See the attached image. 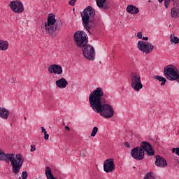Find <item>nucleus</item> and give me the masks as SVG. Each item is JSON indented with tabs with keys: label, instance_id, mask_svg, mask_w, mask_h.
I'll return each mask as SVG.
<instances>
[{
	"label": "nucleus",
	"instance_id": "f257e3e1",
	"mask_svg": "<svg viewBox=\"0 0 179 179\" xmlns=\"http://www.w3.org/2000/svg\"><path fill=\"white\" fill-rule=\"evenodd\" d=\"M106 97L108 96L104 94L103 88L96 87L90 94V106L95 113L100 114L103 118L108 120L114 117V108L110 104L106 103Z\"/></svg>",
	"mask_w": 179,
	"mask_h": 179
},
{
	"label": "nucleus",
	"instance_id": "f03ea898",
	"mask_svg": "<svg viewBox=\"0 0 179 179\" xmlns=\"http://www.w3.org/2000/svg\"><path fill=\"white\" fill-rule=\"evenodd\" d=\"M0 161L5 162L6 163H10L12 166V172L15 176H19L23 163H24V158L22 154L8 153L6 154L2 150L0 149Z\"/></svg>",
	"mask_w": 179,
	"mask_h": 179
},
{
	"label": "nucleus",
	"instance_id": "7ed1b4c3",
	"mask_svg": "<svg viewBox=\"0 0 179 179\" xmlns=\"http://www.w3.org/2000/svg\"><path fill=\"white\" fill-rule=\"evenodd\" d=\"M74 43L78 48H82L83 54L88 61H90V45L89 43V36L84 31H77L75 32Z\"/></svg>",
	"mask_w": 179,
	"mask_h": 179
},
{
	"label": "nucleus",
	"instance_id": "20e7f679",
	"mask_svg": "<svg viewBox=\"0 0 179 179\" xmlns=\"http://www.w3.org/2000/svg\"><path fill=\"white\" fill-rule=\"evenodd\" d=\"M61 27H62V21H57L55 15L49 14L47 22L43 26V30H45L46 34L52 36V34H54L57 30H59Z\"/></svg>",
	"mask_w": 179,
	"mask_h": 179
},
{
	"label": "nucleus",
	"instance_id": "39448f33",
	"mask_svg": "<svg viewBox=\"0 0 179 179\" xmlns=\"http://www.w3.org/2000/svg\"><path fill=\"white\" fill-rule=\"evenodd\" d=\"M130 83L131 87L136 92H139L143 87L141 75L136 72H132L130 74Z\"/></svg>",
	"mask_w": 179,
	"mask_h": 179
},
{
	"label": "nucleus",
	"instance_id": "423d86ee",
	"mask_svg": "<svg viewBox=\"0 0 179 179\" xmlns=\"http://www.w3.org/2000/svg\"><path fill=\"white\" fill-rule=\"evenodd\" d=\"M164 75L168 80H176L178 78V69L172 64L164 67Z\"/></svg>",
	"mask_w": 179,
	"mask_h": 179
},
{
	"label": "nucleus",
	"instance_id": "0eeeda50",
	"mask_svg": "<svg viewBox=\"0 0 179 179\" xmlns=\"http://www.w3.org/2000/svg\"><path fill=\"white\" fill-rule=\"evenodd\" d=\"M80 15L85 29L88 33H90V27L89 26L90 22V6L85 8L83 12H80Z\"/></svg>",
	"mask_w": 179,
	"mask_h": 179
},
{
	"label": "nucleus",
	"instance_id": "6e6552de",
	"mask_svg": "<svg viewBox=\"0 0 179 179\" xmlns=\"http://www.w3.org/2000/svg\"><path fill=\"white\" fill-rule=\"evenodd\" d=\"M137 47L143 54H150L155 48L152 43L143 41H139L137 43Z\"/></svg>",
	"mask_w": 179,
	"mask_h": 179
},
{
	"label": "nucleus",
	"instance_id": "1a4fd4ad",
	"mask_svg": "<svg viewBox=\"0 0 179 179\" xmlns=\"http://www.w3.org/2000/svg\"><path fill=\"white\" fill-rule=\"evenodd\" d=\"M10 8L14 13H23L24 12V6L23 3L20 0L12 1L9 4Z\"/></svg>",
	"mask_w": 179,
	"mask_h": 179
},
{
	"label": "nucleus",
	"instance_id": "9d476101",
	"mask_svg": "<svg viewBox=\"0 0 179 179\" xmlns=\"http://www.w3.org/2000/svg\"><path fill=\"white\" fill-rule=\"evenodd\" d=\"M131 156L135 160L141 161L145 159V151L138 146L131 150Z\"/></svg>",
	"mask_w": 179,
	"mask_h": 179
},
{
	"label": "nucleus",
	"instance_id": "9b49d317",
	"mask_svg": "<svg viewBox=\"0 0 179 179\" xmlns=\"http://www.w3.org/2000/svg\"><path fill=\"white\" fill-rule=\"evenodd\" d=\"M139 148L141 149V150H143V152H146L148 156H155V150H153L152 144H150L149 142L143 141Z\"/></svg>",
	"mask_w": 179,
	"mask_h": 179
},
{
	"label": "nucleus",
	"instance_id": "f8f14e48",
	"mask_svg": "<svg viewBox=\"0 0 179 179\" xmlns=\"http://www.w3.org/2000/svg\"><path fill=\"white\" fill-rule=\"evenodd\" d=\"M115 170L114 159L113 158L106 159L103 162V171L105 173H113Z\"/></svg>",
	"mask_w": 179,
	"mask_h": 179
},
{
	"label": "nucleus",
	"instance_id": "ddd939ff",
	"mask_svg": "<svg viewBox=\"0 0 179 179\" xmlns=\"http://www.w3.org/2000/svg\"><path fill=\"white\" fill-rule=\"evenodd\" d=\"M48 71L49 73L54 75H62L64 70L62 69V66L59 64H52L50 65Z\"/></svg>",
	"mask_w": 179,
	"mask_h": 179
},
{
	"label": "nucleus",
	"instance_id": "4468645a",
	"mask_svg": "<svg viewBox=\"0 0 179 179\" xmlns=\"http://www.w3.org/2000/svg\"><path fill=\"white\" fill-rule=\"evenodd\" d=\"M155 164L157 166V167L164 169V167H167V160L160 155H156Z\"/></svg>",
	"mask_w": 179,
	"mask_h": 179
},
{
	"label": "nucleus",
	"instance_id": "2eb2a0df",
	"mask_svg": "<svg viewBox=\"0 0 179 179\" xmlns=\"http://www.w3.org/2000/svg\"><path fill=\"white\" fill-rule=\"evenodd\" d=\"M96 5L101 10H108L111 5L107 0H96Z\"/></svg>",
	"mask_w": 179,
	"mask_h": 179
},
{
	"label": "nucleus",
	"instance_id": "dca6fc26",
	"mask_svg": "<svg viewBox=\"0 0 179 179\" xmlns=\"http://www.w3.org/2000/svg\"><path fill=\"white\" fill-rule=\"evenodd\" d=\"M55 85L57 87H59V89H65L68 86L69 83L68 80H66V78H62L56 80Z\"/></svg>",
	"mask_w": 179,
	"mask_h": 179
},
{
	"label": "nucleus",
	"instance_id": "f3484780",
	"mask_svg": "<svg viewBox=\"0 0 179 179\" xmlns=\"http://www.w3.org/2000/svg\"><path fill=\"white\" fill-rule=\"evenodd\" d=\"M94 15H96V10L92 7H90V17H91L90 27H91V29H94V27H96L97 26V23H99V19L94 20V19L92 18L94 16Z\"/></svg>",
	"mask_w": 179,
	"mask_h": 179
},
{
	"label": "nucleus",
	"instance_id": "a211bd4d",
	"mask_svg": "<svg viewBox=\"0 0 179 179\" xmlns=\"http://www.w3.org/2000/svg\"><path fill=\"white\" fill-rule=\"evenodd\" d=\"M174 7L171 10V16L174 19H178L179 17V3H174Z\"/></svg>",
	"mask_w": 179,
	"mask_h": 179
},
{
	"label": "nucleus",
	"instance_id": "6ab92c4d",
	"mask_svg": "<svg viewBox=\"0 0 179 179\" xmlns=\"http://www.w3.org/2000/svg\"><path fill=\"white\" fill-rule=\"evenodd\" d=\"M127 12L128 13H130V15H137V13L139 12V8L134 6V5H129L127 7Z\"/></svg>",
	"mask_w": 179,
	"mask_h": 179
},
{
	"label": "nucleus",
	"instance_id": "aec40b11",
	"mask_svg": "<svg viewBox=\"0 0 179 179\" xmlns=\"http://www.w3.org/2000/svg\"><path fill=\"white\" fill-rule=\"evenodd\" d=\"M9 110L3 107H0V118H2L3 120H7L9 117Z\"/></svg>",
	"mask_w": 179,
	"mask_h": 179
},
{
	"label": "nucleus",
	"instance_id": "412c9836",
	"mask_svg": "<svg viewBox=\"0 0 179 179\" xmlns=\"http://www.w3.org/2000/svg\"><path fill=\"white\" fill-rule=\"evenodd\" d=\"M9 48V43L7 41L0 40V51H6Z\"/></svg>",
	"mask_w": 179,
	"mask_h": 179
},
{
	"label": "nucleus",
	"instance_id": "4be33fe9",
	"mask_svg": "<svg viewBox=\"0 0 179 179\" xmlns=\"http://www.w3.org/2000/svg\"><path fill=\"white\" fill-rule=\"evenodd\" d=\"M45 174L48 179H57L54 177V175H52V171H51V168L49 166H47L45 170Z\"/></svg>",
	"mask_w": 179,
	"mask_h": 179
},
{
	"label": "nucleus",
	"instance_id": "5701e85b",
	"mask_svg": "<svg viewBox=\"0 0 179 179\" xmlns=\"http://www.w3.org/2000/svg\"><path fill=\"white\" fill-rule=\"evenodd\" d=\"M153 79H156L159 82H162L161 86H164V85H166V82H167V80L166 79V78L160 76H154Z\"/></svg>",
	"mask_w": 179,
	"mask_h": 179
},
{
	"label": "nucleus",
	"instance_id": "b1692460",
	"mask_svg": "<svg viewBox=\"0 0 179 179\" xmlns=\"http://www.w3.org/2000/svg\"><path fill=\"white\" fill-rule=\"evenodd\" d=\"M96 59V50L93 46H90V61Z\"/></svg>",
	"mask_w": 179,
	"mask_h": 179
},
{
	"label": "nucleus",
	"instance_id": "393cba45",
	"mask_svg": "<svg viewBox=\"0 0 179 179\" xmlns=\"http://www.w3.org/2000/svg\"><path fill=\"white\" fill-rule=\"evenodd\" d=\"M170 41L171 43H173V44H179V38L178 37L174 36V34H171L170 35Z\"/></svg>",
	"mask_w": 179,
	"mask_h": 179
},
{
	"label": "nucleus",
	"instance_id": "a878e982",
	"mask_svg": "<svg viewBox=\"0 0 179 179\" xmlns=\"http://www.w3.org/2000/svg\"><path fill=\"white\" fill-rule=\"evenodd\" d=\"M143 179H156V174L153 172H148L145 175Z\"/></svg>",
	"mask_w": 179,
	"mask_h": 179
},
{
	"label": "nucleus",
	"instance_id": "bb28decb",
	"mask_svg": "<svg viewBox=\"0 0 179 179\" xmlns=\"http://www.w3.org/2000/svg\"><path fill=\"white\" fill-rule=\"evenodd\" d=\"M41 132L44 134V139L45 141H48L50 138V135L47 134V130L44 127H41Z\"/></svg>",
	"mask_w": 179,
	"mask_h": 179
},
{
	"label": "nucleus",
	"instance_id": "cd10ccee",
	"mask_svg": "<svg viewBox=\"0 0 179 179\" xmlns=\"http://www.w3.org/2000/svg\"><path fill=\"white\" fill-rule=\"evenodd\" d=\"M27 177H29V175L27 174V171H22L21 176H20L18 179H27Z\"/></svg>",
	"mask_w": 179,
	"mask_h": 179
},
{
	"label": "nucleus",
	"instance_id": "c85d7f7f",
	"mask_svg": "<svg viewBox=\"0 0 179 179\" xmlns=\"http://www.w3.org/2000/svg\"><path fill=\"white\" fill-rule=\"evenodd\" d=\"M97 132H99V128L97 127H94L91 133V136H92V137L96 136Z\"/></svg>",
	"mask_w": 179,
	"mask_h": 179
},
{
	"label": "nucleus",
	"instance_id": "c756f323",
	"mask_svg": "<svg viewBox=\"0 0 179 179\" xmlns=\"http://www.w3.org/2000/svg\"><path fill=\"white\" fill-rule=\"evenodd\" d=\"M172 153H176V155H177V156H179V148H172Z\"/></svg>",
	"mask_w": 179,
	"mask_h": 179
},
{
	"label": "nucleus",
	"instance_id": "7c9ffc66",
	"mask_svg": "<svg viewBox=\"0 0 179 179\" xmlns=\"http://www.w3.org/2000/svg\"><path fill=\"white\" fill-rule=\"evenodd\" d=\"M170 2H171L170 0H164V6L166 9L170 6Z\"/></svg>",
	"mask_w": 179,
	"mask_h": 179
},
{
	"label": "nucleus",
	"instance_id": "2f4dec72",
	"mask_svg": "<svg viewBox=\"0 0 179 179\" xmlns=\"http://www.w3.org/2000/svg\"><path fill=\"white\" fill-rule=\"evenodd\" d=\"M77 0H70L69 1V5H71V6H75V3H76Z\"/></svg>",
	"mask_w": 179,
	"mask_h": 179
},
{
	"label": "nucleus",
	"instance_id": "473e14b6",
	"mask_svg": "<svg viewBox=\"0 0 179 179\" xmlns=\"http://www.w3.org/2000/svg\"><path fill=\"white\" fill-rule=\"evenodd\" d=\"M36 150V145H31V152H34Z\"/></svg>",
	"mask_w": 179,
	"mask_h": 179
},
{
	"label": "nucleus",
	"instance_id": "72a5a7b5",
	"mask_svg": "<svg viewBox=\"0 0 179 179\" xmlns=\"http://www.w3.org/2000/svg\"><path fill=\"white\" fill-rule=\"evenodd\" d=\"M142 32H138L137 33V37H138V38H142L143 37H142Z\"/></svg>",
	"mask_w": 179,
	"mask_h": 179
},
{
	"label": "nucleus",
	"instance_id": "f704fd0d",
	"mask_svg": "<svg viewBox=\"0 0 179 179\" xmlns=\"http://www.w3.org/2000/svg\"><path fill=\"white\" fill-rule=\"evenodd\" d=\"M124 146L127 147V148H131L129 143H128L127 141L124 142Z\"/></svg>",
	"mask_w": 179,
	"mask_h": 179
},
{
	"label": "nucleus",
	"instance_id": "c9c22d12",
	"mask_svg": "<svg viewBox=\"0 0 179 179\" xmlns=\"http://www.w3.org/2000/svg\"><path fill=\"white\" fill-rule=\"evenodd\" d=\"M141 38H142V40H144V41H148V40H149V37H148V36L143 37Z\"/></svg>",
	"mask_w": 179,
	"mask_h": 179
},
{
	"label": "nucleus",
	"instance_id": "e433bc0d",
	"mask_svg": "<svg viewBox=\"0 0 179 179\" xmlns=\"http://www.w3.org/2000/svg\"><path fill=\"white\" fill-rule=\"evenodd\" d=\"M65 129H66V131H71V129H70L69 127H68V126H65Z\"/></svg>",
	"mask_w": 179,
	"mask_h": 179
},
{
	"label": "nucleus",
	"instance_id": "4c0bfd02",
	"mask_svg": "<svg viewBox=\"0 0 179 179\" xmlns=\"http://www.w3.org/2000/svg\"><path fill=\"white\" fill-rule=\"evenodd\" d=\"M178 83H179V73H178V78L176 79Z\"/></svg>",
	"mask_w": 179,
	"mask_h": 179
},
{
	"label": "nucleus",
	"instance_id": "58836bf2",
	"mask_svg": "<svg viewBox=\"0 0 179 179\" xmlns=\"http://www.w3.org/2000/svg\"><path fill=\"white\" fill-rule=\"evenodd\" d=\"M159 1V2L160 3H162V2H163L164 0H158Z\"/></svg>",
	"mask_w": 179,
	"mask_h": 179
},
{
	"label": "nucleus",
	"instance_id": "ea45409f",
	"mask_svg": "<svg viewBox=\"0 0 179 179\" xmlns=\"http://www.w3.org/2000/svg\"><path fill=\"white\" fill-rule=\"evenodd\" d=\"M83 157H86L85 155H82Z\"/></svg>",
	"mask_w": 179,
	"mask_h": 179
},
{
	"label": "nucleus",
	"instance_id": "a19ab883",
	"mask_svg": "<svg viewBox=\"0 0 179 179\" xmlns=\"http://www.w3.org/2000/svg\"><path fill=\"white\" fill-rule=\"evenodd\" d=\"M24 120H27V117H24Z\"/></svg>",
	"mask_w": 179,
	"mask_h": 179
},
{
	"label": "nucleus",
	"instance_id": "79ce46f5",
	"mask_svg": "<svg viewBox=\"0 0 179 179\" xmlns=\"http://www.w3.org/2000/svg\"><path fill=\"white\" fill-rule=\"evenodd\" d=\"M89 100H90V95L89 96Z\"/></svg>",
	"mask_w": 179,
	"mask_h": 179
},
{
	"label": "nucleus",
	"instance_id": "37998d69",
	"mask_svg": "<svg viewBox=\"0 0 179 179\" xmlns=\"http://www.w3.org/2000/svg\"><path fill=\"white\" fill-rule=\"evenodd\" d=\"M73 12H75V8H73Z\"/></svg>",
	"mask_w": 179,
	"mask_h": 179
},
{
	"label": "nucleus",
	"instance_id": "c03bdc74",
	"mask_svg": "<svg viewBox=\"0 0 179 179\" xmlns=\"http://www.w3.org/2000/svg\"><path fill=\"white\" fill-rule=\"evenodd\" d=\"M148 2H152V1L150 0H149Z\"/></svg>",
	"mask_w": 179,
	"mask_h": 179
}]
</instances>
